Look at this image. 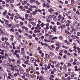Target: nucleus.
Here are the masks:
<instances>
[{
    "mask_svg": "<svg viewBox=\"0 0 80 80\" xmlns=\"http://www.w3.org/2000/svg\"><path fill=\"white\" fill-rule=\"evenodd\" d=\"M7 67H13V65L10 64L9 63H7L6 64Z\"/></svg>",
    "mask_w": 80,
    "mask_h": 80,
    "instance_id": "1",
    "label": "nucleus"
},
{
    "mask_svg": "<svg viewBox=\"0 0 80 80\" xmlns=\"http://www.w3.org/2000/svg\"><path fill=\"white\" fill-rule=\"evenodd\" d=\"M31 60L32 62V63H35L36 62V59L32 57L31 58Z\"/></svg>",
    "mask_w": 80,
    "mask_h": 80,
    "instance_id": "2",
    "label": "nucleus"
},
{
    "mask_svg": "<svg viewBox=\"0 0 80 80\" xmlns=\"http://www.w3.org/2000/svg\"><path fill=\"white\" fill-rule=\"evenodd\" d=\"M79 26L80 24L79 23H78L77 25L75 26V27L77 29H79V28H80V27H79Z\"/></svg>",
    "mask_w": 80,
    "mask_h": 80,
    "instance_id": "3",
    "label": "nucleus"
},
{
    "mask_svg": "<svg viewBox=\"0 0 80 80\" xmlns=\"http://www.w3.org/2000/svg\"><path fill=\"white\" fill-rule=\"evenodd\" d=\"M60 63L58 62H57L56 63V65L55 66L56 67H58Z\"/></svg>",
    "mask_w": 80,
    "mask_h": 80,
    "instance_id": "4",
    "label": "nucleus"
},
{
    "mask_svg": "<svg viewBox=\"0 0 80 80\" xmlns=\"http://www.w3.org/2000/svg\"><path fill=\"white\" fill-rule=\"evenodd\" d=\"M31 23L32 24V25L34 27H35V26H36V23L35 22H31Z\"/></svg>",
    "mask_w": 80,
    "mask_h": 80,
    "instance_id": "5",
    "label": "nucleus"
},
{
    "mask_svg": "<svg viewBox=\"0 0 80 80\" xmlns=\"http://www.w3.org/2000/svg\"><path fill=\"white\" fill-rule=\"evenodd\" d=\"M50 18H53V19H56V18H57V17L55 15H52V16L50 17Z\"/></svg>",
    "mask_w": 80,
    "mask_h": 80,
    "instance_id": "6",
    "label": "nucleus"
},
{
    "mask_svg": "<svg viewBox=\"0 0 80 80\" xmlns=\"http://www.w3.org/2000/svg\"><path fill=\"white\" fill-rule=\"evenodd\" d=\"M17 53H18V50H15L14 52H13V55H17Z\"/></svg>",
    "mask_w": 80,
    "mask_h": 80,
    "instance_id": "7",
    "label": "nucleus"
},
{
    "mask_svg": "<svg viewBox=\"0 0 80 80\" xmlns=\"http://www.w3.org/2000/svg\"><path fill=\"white\" fill-rule=\"evenodd\" d=\"M51 65V64L49 63L48 64V66H47V68L48 69H49V68H50Z\"/></svg>",
    "mask_w": 80,
    "mask_h": 80,
    "instance_id": "8",
    "label": "nucleus"
},
{
    "mask_svg": "<svg viewBox=\"0 0 80 80\" xmlns=\"http://www.w3.org/2000/svg\"><path fill=\"white\" fill-rule=\"evenodd\" d=\"M46 7L48 8H50V6L48 4V3H47L46 5Z\"/></svg>",
    "mask_w": 80,
    "mask_h": 80,
    "instance_id": "9",
    "label": "nucleus"
},
{
    "mask_svg": "<svg viewBox=\"0 0 80 80\" xmlns=\"http://www.w3.org/2000/svg\"><path fill=\"white\" fill-rule=\"evenodd\" d=\"M49 55L50 56H51V57H53V56L54 55V54H53V53L52 52H50L49 53Z\"/></svg>",
    "mask_w": 80,
    "mask_h": 80,
    "instance_id": "10",
    "label": "nucleus"
},
{
    "mask_svg": "<svg viewBox=\"0 0 80 80\" xmlns=\"http://www.w3.org/2000/svg\"><path fill=\"white\" fill-rule=\"evenodd\" d=\"M63 68L64 70H67V65L64 64L63 66Z\"/></svg>",
    "mask_w": 80,
    "mask_h": 80,
    "instance_id": "11",
    "label": "nucleus"
},
{
    "mask_svg": "<svg viewBox=\"0 0 80 80\" xmlns=\"http://www.w3.org/2000/svg\"><path fill=\"white\" fill-rule=\"evenodd\" d=\"M45 25V24L43 22H42L41 24V27H43V26Z\"/></svg>",
    "mask_w": 80,
    "mask_h": 80,
    "instance_id": "12",
    "label": "nucleus"
},
{
    "mask_svg": "<svg viewBox=\"0 0 80 80\" xmlns=\"http://www.w3.org/2000/svg\"><path fill=\"white\" fill-rule=\"evenodd\" d=\"M65 32L67 34H69V32L67 29L65 30Z\"/></svg>",
    "mask_w": 80,
    "mask_h": 80,
    "instance_id": "13",
    "label": "nucleus"
},
{
    "mask_svg": "<svg viewBox=\"0 0 80 80\" xmlns=\"http://www.w3.org/2000/svg\"><path fill=\"white\" fill-rule=\"evenodd\" d=\"M45 1L44 2V3L42 4V6L43 7H45L46 6V4H45Z\"/></svg>",
    "mask_w": 80,
    "mask_h": 80,
    "instance_id": "14",
    "label": "nucleus"
},
{
    "mask_svg": "<svg viewBox=\"0 0 80 80\" xmlns=\"http://www.w3.org/2000/svg\"><path fill=\"white\" fill-rule=\"evenodd\" d=\"M2 65H3V66H4V67H6V68H7V65H6L5 63H2Z\"/></svg>",
    "mask_w": 80,
    "mask_h": 80,
    "instance_id": "15",
    "label": "nucleus"
},
{
    "mask_svg": "<svg viewBox=\"0 0 80 80\" xmlns=\"http://www.w3.org/2000/svg\"><path fill=\"white\" fill-rule=\"evenodd\" d=\"M32 8H36V9H38V7H37L35 5L32 6Z\"/></svg>",
    "mask_w": 80,
    "mask_h": 80,
    "instance_id": "16",
    "label": "nucleus"
},
{
    "mask_svg": "<svg viewBox=\"0 0 80 80\" xmlns=\"http://www.w3.org/2000/svg\"><path fill=\"white\" fill-rule=\"evenodd\" d=\"M75 71H80V68H78L77 69H75Z\"/></svg>",
    "mask_w": 80,
    "mask_h": 80,
    "instance_id": "17",
    "label": "nucleus"
},
{
    "mask_svg": "<svg viewBox=\"0 0 80 80\" xmlns=\"http://www.w3.org/2000/svg\"><path fill=\"white\" fill-rule=\"evenodd\" d=\"M10 69L11 70H12V71H14L15 69L14 68H13V67H11Z\"/></svg>",
    "mask_w": 80,
    "mask_h": 80,
    "instance_id": "18",
    "label": "nucleus"
},
{
    "mask_svg": "<svg viewBox=\"0 0 80 80\" xmlns=\"http://www.w3.org/2000/svg\"><path fill=\"white\" fill-rule=\"evenodd\" d=\"M11 62H15V60L13 58H12L11 60Z\"/></svg>",
    "mask_w": 80,
    "mask_h": 80,
    "instance_id": "19",
    "label": "nucleus"
},
{
    "mask_svg": "<svg viewBox=\"0 0 80 80\" xmlns=\"http://www.w3.org/2000/svg\"><path fill=\"white\" fill-rule=\"evenodd\" d=\"M22 67H23L24 68H25V67H27V66H26V65H25L24 64H22Z\"/></svg>",
    "mask_w": 80,
    "mask_h": 80,
    "instance_id": "20",
    "label": "nucleus"
},
{
    "mask_svg": "<svg viewBox=\"0 0 80 80\" xmlns=\"http://www.w3.org/2000/svg\"><path fill=\"white\" fill-rule=\"evenodd\" d=\"M19 70L20 71H22L23 72H24V70H23V69H22V68H19Z\"/></svg>",
    "mask_w": 80,
    "mask_h": 80,
    "instance_id": "21",
    "label": "nucleus"
},
{
    "mask_svg": "<svg viewBox=\"0 0 80 80\" xmlns=\"http://www.w3.org/2000/svg\"><path fill=\"white\" fill-rule=\"evenodd\" d=\"M33 15H36L37 14V12L35 11H33L32 12Z\"/></svg>",
    "mask_w": 80,
    "mask_h": 80,
    "instance_id": "22",
    "label": "nucleus"
},
{
    "mask_svg": "<svg viewBox=\"0 0 80 80\" xmlns=\"http://www.w3.org/2000/svg\"><path fill=\"white\" fill-rule=\"evenodd\" d=\"M59 48H59V47H57L56 48V51H58V50H59Z\"/></svg>",
    "mask_w": 80,
    "mask_h": 80,
    "instance_id": "23",
    "label": "nucleus"
},
{
    "mask_svg": "<svg viewBox=\"0 0 80 80\" xmlns=\"http://www.w3.org/2000/svg\"><path fill=\"white\" fill-rule=\"evenodd\" d=\"M52 30H53L54 32H56V29L54 28H52Z\"/></svg>",
    "mask_w": 80,
    "mask_h": 80,
    "instance_id": "24",
    "label": "nucleus"
},
{
    "mask_svg": "<svg viewBox=\"0 0 80 80\" xmlns=\"http://www.w3.org/2000/svg\"><path fill=\"white\" fill-rule=\"evenodd\" d=\"M38 22L39 24H40V23H42V21H41V20H38Z\"/></svg>",
    "mask_w": 80,
    "mask_h": 80,
    "instance_id": "25",
    "label": "nucleus"
},
{
    "mask_svg": "<svg viewBox=\"0 0 80 80\" xmlns=\"http://www.w3.org/2000/svg\"><path fill=\"white\" fill-rule=\"evenodd\" d=\"M16 56L17 58H20V56H19L18 54H16Z\"/></svg>",
    "mask_w": 80,
    "mask_h": 80,
    "instance_id": "26",
    "label": "nucleus"
},
{
    "mask_svg": "<svg viewBox=\"0 0 80 80\" xmlns=\"http://www.w3.org/2000/svg\"><path fill=\"white\" fill-rule=\"evenodd\" d=\"M48 34H50V35H52V33L50 31H48Z\"/></svg>",
    "mask_w": 80,
    "mask_h": 80,
    "instance_id": "27",
    "label": "nucleus"
},
{
    "mask_svg": "<svg viewBox=\"0 0 80 80\" xmlns=\"http://www.w3.org/2000/svg\"><path fill=\"white\" fill-rule=\"evenodd\" d=\"M17 63H19V64H20V62H21L20 60H18L17 61Z\"/></svg>",
    "mask_w": 80,
    "mask_h": 80,
    "instance_id": "28",
    "label": "nucleus"
},
{
    "mask_svg": "<svg viewBox=\"0 0 80 80\" xmlns=\"http://www.w3.org/2000/svg\"><path fill=\"white\" fill-rule=\"evenodd\" d=\"M66 26L67 27H68L70 26V24L68 23H67L66 24Z\"/></svg>",
    "mask_w": 80,
    "mask_h": 80,
    "instance_id": "29",
    "label": "nucleus"
},
{
    "mask_svg": "<svg viewBox=\"0 0 80 80\" xmlns=\"http://www.w3.org/2000/svg\"><path fill=\"white\" fill-rule=\"evenodd\" d=\"M1 40H2V41H4L5 40V38H4L3 37H2L1 38Z\"/></svg>",
    "mask_w": 80,
    "mask_h": 80,
    "instance_id": "30",
    "label": "nucleus"
},
{
    "mask_svg": "<svg viewBox=\"0 0 80 80\" xmlns=\"http://www.w3.org/2000/svg\"><path fill=\"white\" fill-rule=\"evenodd\" d=\"M0 57H1V58L2 59L3 58V57H6L5 56H2V55H0Z\"/></svg>",
    "mask_w": 80,
    "mask_h": 80,
    "instance_id": "31",
    "label": "nucleus"
},
{
    "mask_svg": "<svg viewBox=\"0 0 80 80\" xmlns=\"http://www.w3.org/2000/svg\"><path fill=\"white\" fill-rule=\"evenodd\" d=\"M28 14H27V13L25 14V18L28 17Z\"/></svg>",
    "mask_w": 80,
    "mask_h": 80,
    "instance_id": "32",
    "label": "nucleus"
},
{
    "mask_svg": "<svg viewBox=\"0 0 80 80\" xmlns=\"http://www.w3.org/2000/svg\"><path fill=\"white\" fill-rule=\"evenodd\" d=\"M76 41H77V42L78 43H79L80 44V41H79L78 40V39H76Z\"/></svg>",
    "mask_w": 80,
    "mask_h": 80,
    "instance_id": "33",
    "label": "nucleus"
},
{
    "mask_svg": "<svg viewBox=\"0 0 80 80\" xmlns=\"http://www.w3.org/2000/svg\"><path fill=\"white\" fill-rule=\"evenodd\" d=\"M29 3H33V2L32 0H30L29 1Z\"/></svg>",
    "mask_w": 80,
    "mask_h": 80,
    "instance_id": "34",
    "label": "nucleus"
},
{
    "mask_svg": "<svg viewBox=\"0 0 80 80\" xmlns=\"http://www.w3.org/2000/svg\"><path fill=\"white\" fill-rule=\"evenodd\" d=\"M46 56L47 58H49L50 57V56L48 54H46Z\"/></svg>",
    "mask_w": 80,
    "mask_h": 80,
    "instance_id": "35",
    "label": "nucleus"
},
{
    "mask_svg": "<svg viewBox=\"0 0 80 80\" xmlns=\"http://www.w3.org/2000/svg\"><path fill=\"white\" fill-rule=\"evenodd\" d=\"M59 39H60V40H62V38H62V36H59Z\"/></svg>",
    "mask_w": 80,
    "mask_h": 80,
    "instance_id": "36",
    "label": "nucleus"
},
{
    "mask_svg": "<svg viewBox=\"0 0 80 80\" xmlns=\"http://www.w3.org/2000/svg\"><path fill=\"white\" fill-rule=\"evenodd\" d=\"M26 75L27 77H28L29 76V74H28V73H26Z\"/></svg>",
    "mask_w": 80,
    "mask_h": 80,
    "instance_id": "37",
    "label": "nucleus"
},
{
    "mask_svg": "<svg viewBox=\"0 0 80 80\" xmlns=\"http://www.w3.org/2000/svg\"><path fill=\"white\" fill-rule=\"evenodd\" d=\"M4 40L5 41H7L8 40V38L6 37L5 38Z\"/></svg>",
    "mask_w": 80,
    "mask_h": 80,
    "instance_id": "38",
    "label": "nucleus"
},
{
    "mask_svg": "<svg viewBox=\"0 0 80 80\" xmlns=\"http://www.w3.org/2000/svg\"><path fill=\"white\" fill-rule=\"evenodd\" d=\"M67 79L68 80H70L71 79V78H70V77L69 76L67 78Z\"/></svg>",
    "mask_w": 80,
    "mask_h": 80,
    "instance_id": "39",
    "label": "nucleus"
},
{
    "mask_svg": "<svg viewBox=\"0 0 80 80\" xmlns=\"http://www.w3.org/2000/svg\"><path fill=\"white\" fill-rule=\"evenodd\" d=\"M28 37H29V35H28V34H27V33H25L24 34Z\"/></svg>",
    "mask_w": 80,
    "mask_h": 80,
    "instance_id": "40",
    "label": "nucleus"
},
{
    "mask_svg": "<svg viewBox=\"0 0 80 80\" xmlns=\"http://www.w3.org/2000/svg\"><path fill=\"white\" fill-rule=\"evenodd\" d=\"M69 42H72V39H69Z\"/></svg>",
    "mask_w": 80,
    "mask_h": 80,
    "instance_id": "41",
    "label": "nucleus"
},
{
    "mask_svg": "<svg viewBox=\"0 0 80 80\" xmlns=\"http://www.w3.org/2000/svg\"><path fill=\"white\" fill-rule=\"evenodd\" d=\"M17 49H18V50H20V47H18V46L17 47Z\"/></svg>",
    "mask_w": 80,
    "mask_h": 80,
    "instance_id": "42",
    "label": "nucleus"
},
{
    "mask_svg": "<svg viewBox=\"0 0 80 80\" xmlns=\"http://www.w3.org/2000/svg\"><path fill=\"white\" fill-rule=\"evenodd\" d=\"M53 70L54 71V72H56L57 71V69L55 68H54L53 69Z\"/></svg>",
    "mask_w": 80,
    "mask_h": 80,
    "instance_id": "43",
    "label": "nucleus"
},
{
    "mask_svg": "<svg viewBox=\"0 0 80 80\" xmlns=\"http://www.w3.org/2000/svg\"><path fill=\"white\" fill-rule=\"evenodd\" d=\"M73 61V58H71L70 60V61L71 62H72Z\"/></svg>",
    "mask_w": 80,
    "mask_h": 80,
    "instance_id": "44",
    "label": "nucleus"
},
{
    "mask_svg": "<svg viewBox=\"0 0 80 80\" xmlns=\"http://www.w3.org/2000/svg\"><path fill=\"white\" fill-rule=\"evenodd\" d=\"M18 32H19V33H22V30H21L20 29H18Z\"/></svg>",
    "mask_w": 80,
    "mask_h": 80,
    "instance_id": "45",
    "label": "nucleus"
},
{
    "mask_svg": "<svg viewBox=\"0 0 80 80\" xmlns=\"http://www.w3.org/2000/svg\"><path fill=\"white\" fill-rule=\"evenodd\" d=\"M45 35H46V36H47V37H49V34L48 33H45Z\"/></svg>",
    "mask_w": 80,
    "mask_h": 80,
    "instance_id": "46",
    "label": "nucleus"
},
{
    "mask_svg": "<svg viewBox=\"0 0 80 80\" xmlns=\"http://www.w3.org/2000/svg\"><path fill=\"white\" fill-rule=\"evenodd\" d=\"M45 25L47 26V27H48V26H49V23H47L46 24H45Z\"/></svg>",
    "mask_w": 80,
    "mask_h": 80,
    "instance_id": "47",
    "label": "nucleus"
},
{
    "mask_svg": "<svg viewBox=\"0 0 80 80\" xmlns=\"http://www.w3.org/2000/svg\"><path fill=\"white\" fill-rule=\"evenodd\" d=\"M27 13H30V11H29V10H27Z\"/></svg>",
    "mask_w": 80,
    "mask_h": 80,
    "instance_id": "48",
    "label": "nucleus"
},
{
    "mask_svg": "<svg viewBox=\"0 0 80 80\" xmlns=\"http://www.w3.org/2000/svg\"><path fill=\"white\" fill-rule=\"evenodd\" d=\"M73 54H74V55H75V56L76 57H77V54L76 53H73Z\"/></svg>",
    "mask_w": 80,
    "mask_h": 80,
    "instance_id": "49",
    "label": "nucleus"
},
{
    "mask_svg": "<svg viewBox=\"0 0 80 80\" xmlns=\"http://www.w3.org/2000/svg\"><path fill=\"white\" fill-rule=\"evenodd\" d=\"M6 17L8 19H9V16H8V15H6Z\"/></svg>",
    "mask_w": 80,
    "mask_h": 80,
    "instance_id": "50",
    "label": "nucleus"
},
{
    "mask_svg": "<svg viewBox=\"0 0 80 80\" xmlns=\"http://www.w3.org/2000/svg\"><path fill=\"white\" fill-rule=\"evenodd\" d=\"M67 22H68V23H69V24H70V23H71V22H70V21H69V20H68Z\"/></svg>",
    "mask_w": 80,
    "mask_h": 80,
    "instance_id": "51",
    "label": "nucleus"
},
{
    "mask_svg": "<svg viewBox=\"0 0 80 80\" xmlns=\"http://www.w3.org/2000/svg\"><path fill=\"white\" fill-rule=\"evenodd\" d=\"M58 13L57 12H56L55 15H56V16H58Z\"/></svg>",
    "mask_w": 80,
    "mask_h": 80,
    "instance_id": "52",
    "label": "nucleus"
},
{
    "mask_svg": "<svg viewBox=\"0 0 80 80\" xmlns=\"http://www.w3.org/2000/svg\"><path fill=\"white\" fill-rule=\"evenodd\" d=\"M11 52L12 53H13L14 52V51L12 49L11 50Z\"/></svg>",
    "mask_w": 80,
    "mask_h": 80,
    "instance_id": "53",
    "label": "nucleus"
},
{
    "mask_svg": "<svg viewBox=\"0 0 80 80\" xmlns=\"http://www.w3.org/2000/svg\"><path fill=\"white\" fill-rule=\"evenodd\" d=\"M64 53H65L66 54H67V50H65L64 51Z\"/></svg>",
    "mask_w": 80,
    "mask_h": 80,
    "instance_id": "54",
    "label": "nucleus"
},
{
    "mask_svg": "<svg viewBox=\"0 0 80 80\" xmlns=\"http://www.w3.org/2000/svg\"><path fill=\"white\" fill-rule=\"evenodd\" d=\"M28 10L30 11H31V12H32V8H28Z\"/></svg>",
    "mask_w": 80,
    "mask_h": 80,
    "instance_id": "55",
    "label": "nucleus"
},
{
    "mask_svg": "<svg viewBox=\"0 0 80 80\" xmlns=\"http://www.w3.org/2000/svg\"><path fill=\"white\" fill-rule=\"evenodd\" d=\"M29 38L30 39H32V35H29Z\"/></svg>",
    "mask_w": 80,
    "mask_h": 80,
    "instance_id": "56",
    "label": "nucleus"
},
{
    "mask_svg": "<svg viewBox=\"0 0 80 80\" xmlns=\"http://www.w3.org/2000/svg\"><path fill=\"white\" fill-rule=\"evenodd\" d=\"M24 63H26V64H28V62L27 61H25L24 62Z\"/></svg>",
    "mask_w": 80,
    "mask_h": 80,
    "instance_id": "57",
    "label": "nucleus"
},
{
    "mask_svg": "<svg viewBox=\"0 0 80 80\" xmlns=\"http://www.w3.org/2000/svg\"><path fill=\"white\" fill-rule=\"evenodd\" d=\"M24 29L26 31H27V30H28V28L27 27H25L24 28Z\"/></svg>",
    "mask_w": 80,
    "mask_h": 80,
    "instance_id": "58",
    "label": "nucleus"
},
{
    "mask_svg": "<svg viewBox=\"0 0 80 80\" xmlns=\"http://www.w3.org/2000/svg\"><path fill=\"white\" fill-rule=\"evenodd\" d=\"M58 17L59 18H61L62 17V16H61V15H59L58 16Z\"/></svg>",
    "mask_w": 80,
    "mask_h": 80,
    "instance_id": "59",
    "label": "nucleus"
},
{
    "mask_svg": "<svg viewBox=\"0 0 80 80\" xmlns=\"http://www.w3.org/2000/svg\"><path fill=\"white\" fill-rule=\"evenodd\" d=\"M10 37H11V38H14V36H13V35H11Z\"/></svg>",
    "mask_w": 80,
    "mask_h": 80,
    "instance_id": "60",
    "label": "nucleus"
},
{
    "mask_svg": "<svg viewBox=\"0 0 80 80\" xmlns=\"http://www.w3.org/2000/svg\"><path fill=\"white\" fill-rule=\"evenodd\" d=\"M77 35H78V36H80V32H78Z\"/></svg>",
    "mask_w": 80,
    "mask_h": 80,
    "instance_id": "61",
    "label": "nucleus"
},
{
    "mask_svg": "<svg viewBox=\"0 0 80 80\" xmlns=\"http://www.w3.org/2000/svg\"><path fill=\"white\" fill-rule=\"evenodd\" d=\"M71 3H74V0H71Z\"/></svg>",
    "mask_w": 80,
    "mask_h": 80,
    "instance_id": "62",
    "label": "nucleus"
},
{
    "mask_svg": "<svg viewBox=\"0 0 80 80\" xmlns=\"http://www.w3.org/2000/svg\"><path fill=\"white\" fill-rule=\"evenodd\" d=\"M10 40L11 41H13V38H10Z\"/></svg>",
    "mask_w": 80,
    "mask_h": 80,
    "instance_id": "63",
    "label": "nucleus"
},
{
    "mask_svg": "<svg viewBox=\"0 0 80 80\" xmlns=\"http://www.w3.org/2000/svg\"><path fill=\"white\" fill-rule=\"evenodd\" d=\"M14 77H17V74L15 73L14 74Z\"/></svg>",
    "mask_w": 80,
    "mask_h": 80,
    "instance_id": "64",
    "label": "nucleus"
}]
</instances>
